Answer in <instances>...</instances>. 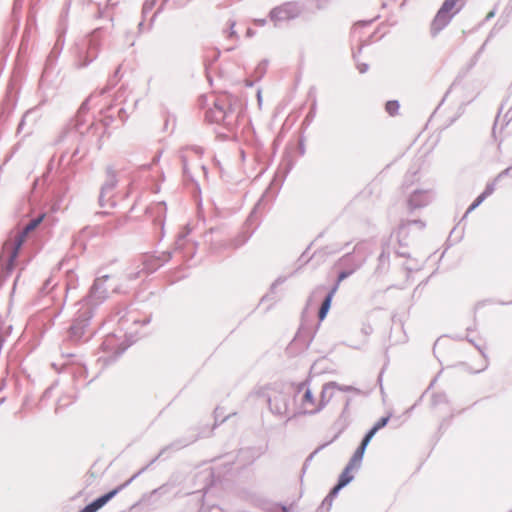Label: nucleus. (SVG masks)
I'll return each instance as SVG.
<instances>
[{
	"label": "nucleus",
	"mask_w": 512,
	"mask_h": 512,
	"mask_svg": "<svg viewBox=\"0 0 512 512\" xmlns=\"http://www.w3.org/2000/svg\"><path fill=\"white\" fill-rule=\"evenodd\" d=\"M107 298V291L102 287V280L99 278L93 284L90 294L77 304V311L73 323L69 329L70 338L78 341L82 338L93 316L94 309Z\"/></svg>",
	"instance_id": "1"
},
{
	"label": "nucleus",
	"mask_w": 512,
	"mask_h": 512,
	"mask_svg": "<svg viewBox=\"0 0 512 512\" xmlns=\"http://www.w3.org/2000/svg\"><path fill=\"white\" fill-rule=\"evenodd\" d=\"M334 387V384H324L318 398L307 383H301L294 395L295 415H316L320 413L334 397Z\"/></svg>",
	"instance_id": "2"
},
{
	"label": "nucleus",
	"mask_w": 512,
	"mask_h": 512,
	"mask_svg": "<svg viewBox=\"0 0 512 512\" xmlns=\"http://www.w3.org/2000/svg\"><path fill=\"white\" fill-rule=\"evenodd\" d=\"M44 215H40L29 221L11 241H7L0 255V281H5L11 276L15 269L16 259L20 248L22 247L27 234L33 231L43 220Z\"/></svg>",
	"instance_id": "3"
},
{
	"label": "nucleus",
	"mask_w": 512,
	"mask_h": 512,
	"mask_svg": "<svg viewBox=\"0 0 512 512\" xmlns=\"http://www.w3.org/2000/svg\"><path fill=\"white\" fill-rule=\"evenodd\" d=\"M458 0H446L437 12L432 24L431 32L433 35L438 34L444 29L460 10L461 6H457Z\"/></svg>",
	"instance_id": "4"
},
{
	"label": "nucleus",
	"mask_w": 512,
	"mask_h": 512,
	"mask_svg": "<svg viewBox=\"0 0 512 512\" xmlns=\"http://www.w3.org/2000/svg\"><path fill=\"white\" fill-rule=\"evenodd\" d=\"M301 7L297 2H286L274 7L270 13V20L275 26L282 22L290 21L297 18L301 14Z\"/></svg>",
	"instance_id": "5"
},
{
	"label": "nucleus",
	"mask_w": 512,
	"mask_h": 512,
	"mask_svg": "<svg viewBox=\"0 0 512 512\" xmlns=\"http://www.w3.org/2000/svg\"><path fill=\"white\" fill-rule=\"evenodd\" d=\"M290 394L279 390H272L268 396V403L272 413L286 416L290 409Z\"/></svg>",
	"instance_id": "6"
},
{
	"label": "nucleus",
	"mask_w": 512,
	"mask_h": 512,
	"mask_svg": "<svg viewBox=\"0 0 512 512\" xmlns=\"http://www.w3.org/2000/svg\"><path fill=\"white\" fill-rule=\"evenodd\" d=\"M122 335L111 334L106 336L102 343V349L104 352L111 353L114 358L121 355L133 342L134 339H127L120 341Z\"/></svg>",
	"instance_id": "7"
},
{
	"label": "nucleus",
	"mask_w": 512,
	"mask_h": 512,
	"mask_svg": "<svg viewBox=\"0 0 512 512\" xmlns=\"http://www.w3.org/2000/svg\"><path fill=\"white\" fill-rule=\"evenodd\" d=\"M434 199V193L432 190H413L408 198L407 205L410 210L420 209L429 205Z\"/></svg>",
	"instance_id": "8"
},
{
	"label": "nucleus",
	"mask_w": 512,
	"mask_h": 512,
	"mask_svg": "<svg viewBox=\"0 0 512 512\" xmlns=\"http://www.w3.org/2000/svg\"><path fill=\"white\" fill-rule=\"evenodd\" d=\"M140 474L137 473L133 475L128 481H126L124 484L118 486L117 488L113 489L112 491L106 493L105 495L97 498L87 506H85L81 511L79 512H96L100 508H102L108 501H110L114 496H116L122 489L127 487L132 481Z\"/></svg>",
	"instance_id": "9"
},
{
	"label": "nucleus",
	"mask_w": 512,
	"mask_h": 512,
	"mask_svg": "<svg viewBox=\"0 0 512 512\" xmlns=\"http://www.w3.org/2000/svg\"><path fill=\"white\" fill-rule=\"evenodd\" d=\"M205 117L206 120L211 123H223L226 126L231 125V122L229 121L231 115L225 107L219 103H214L213 107L206 112Z\"/></svg>",
	"instance_id": "10"
},
{
	"label": "nucleus",
	"mask_w": 512,
	"mask_h": 512,
	"mask_svg": "<svg viewBox=\"0 0 512 512\" xmlns=\"http://www.w3.org/2000/svg\"><path fill=\"white\" fill-rule=\"evenodd\" d=\"M106 174H107V178H106L105 183L102 185V188L100 191V196H99V203L101 206H105V203H104L105 197L110 196V193L113 191V189L117 185L116 174L111 168L107 169Z\"/></svg>",
	"instance_id": "11"
},
{
	"label": "nucleus",
	"mask_w": 512,
	"mask_h": 512,
	"mask_svg": "<svg viewBox=\"0 0 512 512\" xmlns=\"http://www.w3.org/2000/svg\"><path fill=\"white\" fill-rule=\"evenodd\" d=\"M336 291H337V285H335L331 289V291L326 295V297L320 307V310H319V319L320 320H323L326 317V315L330 309V306H331L332 298Z\"/></svg>",
	"instance_id": "12"
},
{
	"label": "nucleus",
	"mask_w": 512,
	"mask_h": 512,
	"mask_svg": "<svg viewBox=\"0 0 512 512\" xmlns=\"http://www.w3.org/2000/svg\"><path fill=\"white\" fill-rule=\"evenodd\" d=\"M354 470H356V469L347 464V466L345 467V469L342 471V473L339 476L338 483L340 485H342L343 487L348 485L354 479V475H353Z\"/></svg>",
	"instance_id": "13"
},
{
	"label": "nucleus",
	"mask_w": 512,
	"mask_h": 512,
	"mask_svg": "<svg viewBox=\"0 0 512 512\" xmlns=\"http://www.w3.org/2000/svg\"><path fill=\"white\" fill-rule=\"evenodd\" d=\"M365 450H366V448H364L362 446H359L357 448V450L354 452V454H353L352 458L350 459L348 465H350L351 467H353L355 469H358L360 467V465H361V462H362Z\"/></svg>",
	"instance_id": "14"
},
{
	"label": "nucleus",
	"mask_w": 512,
	"mask_h": 512,
	"mask_svg": "<svg viewBox=\"0 0 512 512\" xmlns=\"http://www.w3.org/2000/svg\"><path fill=\"white\" fill-rule=\"evenodd\" d=\"M399 107H400V106H399L398 101H395V100H393V101H388V102L386 103V111H387L391 116H393V115L397 114V112H398V110H399Z\"/></svg>",
	"instance_id": "15"
},
{
	"label": "nucleus",
	"mask_w": 512,
	"mask_h": 512,
	"mask_svg": "<svg viewBox=\"0 0 512 512\" xmlns=\"http://www.w3.org/2000/svg\"><path fill=\"white\" fill-rule=\"evenodd\" d=\"M377 430L372 427L368 432L367 434L364 436L363 440H362V443L360 446L364 447V448H367L368 444L370 443L371 439L374 437V435L376 434Z\"/></svg>",
	"instance_id": "16"
},
{
	"label": "nucleus",
	"mask_w": 512,
	"mask_h": 512,
	"mask_svg": "<svg viewBox=\"0 0 512 512\" xmlns=\"http://www.w3.org/2000/svg\"><path fill=\"white\" fill-rule=\"evenodd\" d=\"M377 430L372 427L368 432L367 434L364 436L363 440H362V443L360 446L364 447V448H367L368 444L370 443L371 439L374 437V435L376 434Z\"/></svg>",
	"instance_id": "17"
},
{
	"label": "nucleus",
	"mask_w": 512,
	"mask_h": 512,
	"mask_svg": "<svg viewBox=\"0 0 512 512\" xmlns=\"http://www.w3.org/2000/svg\"><path fill=\"white\" fill-rule=\"evenodd\" d=\"M327 384H334L335 387H334V391L335 390H339V391H342V392H350V391H354V392H358V389L352 387V386H348V385H339L338 383L336 382H328Z\"/></svg>",
	"instance_id": "18"
},
{
	"label": "nucleus",
	"mask_w": 512,
	"mask_h": 512,
	"mask_svg": "<svg viewBox=\"0 0 512 512\" xmlns=\"http://www.w3.org/2000/svg\"><path fill=\"white\" fill-rule=\"evenodd\" d=\"M486 198L480 194L475 201L470 205V207L467 210V213L472 212L474 209H476Z\"/></svg>",
	"instance_id": "19"
},
{
	"label": "nucleus",
	"mask_w": 512,
	"mask_h": 512,
	"mask_svg": "<svg viewBox=\"0 0 512 512\" xmlns=\"http://www.w3.org/2000/svg\"><path fill=\"white\" fill-rule=\"evenodd\" d=\"M390 417L387 416V417H382L380 418L375 424H374V428L378 431L380 430L381 428L385 427L389 421Z\"/></svg>",
	"instance_id": "20"
},
{
	"label": "nucleus",
	"mask_w": 512,
	"mask_h": 512,
	"mask_svg": "<svg viewBox=\"0 0 512 512\" xmlns=\"http://www.w3.org/2000/svg\"><path fill=\"white\" fill-rule=\"evenodd\" d=\"M344 488L342 485H340L339 483L331 490V492L328 494L329 495V499L330 500H333L337 494L339 493V491Z\"/></svg>",
	"instance_id": "21"
},
{
	"label": "nucleus",
	"mask_w": 512,
	"mask_h": 512,
	"mask_svg": "<svg viewBox=\"0 0 512 512\" xmlns=\"http://www.w3.org/2000/svg\"><path fill=\"white\" fill-rule=\"evenodd\" d=\"M495 186L494 184H488L485 190L481 193L485 198L490 196L494 192Z\"/></svg>",
	"instance_id": "22"
},
{
	"label": "nucleus",
	"mask_w": 512,
	"mask_h": 512,
	"mask_svg": "<svg viewBox=\"0 0 512 512\" xmlns=\"http://www.w3.org/2000/svg\"><path fill=\"white\" fill-rule=\"evenodd\" d=\"M235 25H236L235 21H230V28H229V31H228V37L236 36Z\"/></svg>",
	"instance_id": "23"
},
{
	"label": "nucleus",
	"mask_w": 512,
	"mask_h": 512,
	"mask_svg": "<svg viewBox=\"0 0 512 512\" xmlns=\"http://www.w3.org/2000/svg\"><path fill=\"white\" fill-rule=\"evenodd\" d=\"M350 274H351V272H345V271H344V272H341V273L339 274V276H338V281H337L336 285L338 286V285H339V283H340L342 280H344L345 278H347Z\"/></svg>",
	"instance_id": "24"
},
{
	"label": "nucleus",
	"mask_w": 512,
	"mask_h": 512,
	"mask_svg": "<svg viewBox=\"0 0 512 512\" xmlns=\"http://www.w3.org/2000/svg\"><path fill=\"white\" fill-rule=\"evenodd\" d=\"M332 502H333V500H330V499H329V495H327V496L325 497V499L323 500L322 505H323V506H327V507H328V509H329V508L331 507V505H332Z\"/></svg>",
	"instance_id": "25"
},
{
	"label": "nucleus",
	"mask_w": 512,
	"mask_h": 512,
	"mask_svg": "<svg viewBox=\"0 0 512 512\" xmlns=\"http://www.w3.org/2000/svg\"><path fill=\"white\" fill-rule=\"evenodd\" d=\"M357 68L360 73H365L368 70V65L367 64H358Z\"/></svg>",
	"instance_id": "26"
},
{
	"label": "nucleus",
	"mask_w": 512,
	"mask_h": 512,
	"mask_svg": "<svg viewBox=\"0 0 512 512\" xmlns=\"http://www.w3.org/2000/svg\"><path fill=\"white\" fill-rule=\"evenodd\" d=\"M267 21L266 19H255L254 24L258 26H264L266 25Z\"/></svg>",
	"instance_id": "27"
},
{
	"label": "nucleus",
	"mask_w": 512,
	"mask_h": 512,
	"mask_svg": "<svg viewBox=\"0 0 512 512\" xmlns=\"http://www.w3.org/2000/svg\"><path fill=\"white\" fill-rule=\"evenodd\" d=\"M257 101H258L259 106H261V104H262V94H261V90H258V91H257Z\"/></svg>",
	"instance_id": "28"
},
{
	"label": "nucleus",
	"mask_w": 512,
	"mask_h": 512,
	"mask_svg": "<svg viewBox=\"0 0 512 512\" xmlns=\"http://www.w3.org/2000/svg\"><path fill=\"white\" fill-rule=\"evenodd\" d=\"M274 509L281 510L282 512H290V510L285 506H282V507L275 506Z\"/></svg>",
	"instance_id": "29"
},
{
	"label": "nucleus",
	"mask_w": 512,
	"mask_h": 512,
	"mask_svg": "<svg viewBox=\"0 0 512 512\" xmlns=\"http://www.w3.org/2000/svg\"><path fill=\"white\" fill-rule=\"evenodd\" d=\"M504 173L512 176V166L510 168L506 169Z\"/></svg>",
	"instance_id": "30"
},
{
	"label": "nucleus",
	"mask_w": 512,
	"mask_h": 512,
	"mask_svg": "<svg viewBox=\"0 0 512 512\" xmlns=\"http://www.w3.org/2000/svg\"><path fill=\"white\" fill-rule=\"evenodd\" d=\"M96 57V55H93L88 62H86L84 65H87L89 62L93 61V59Z\"/></svg>",
	"instance_id": "31"
},
{
	"label": "nucleus",
	"mask_w": 512,
	"mask_h": 512,
	"mask_svg": "<svg viewBox=\"0 0 512 512\" xmlns=\"http://www.w3.org/2000/svg\"><path fill=\"white\" fill-rule=\"evenodd\" d=\"M247 34H248V36H252L254 33L252 32L251 29H248Z\"/></svg>",
	"instance_id": "32"
}]
</instances>
